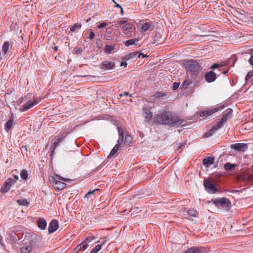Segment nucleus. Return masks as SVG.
Returning a JSON list of instances; mask_svg holds the SVG:
<instances>
[{
	"label": "nucleus",
	"mask_w": 253,
	"mask_h": 253,
	"mask_svg": "<svg viewBox=\"0 0 253 253\" xmlns=\"http://www.w3.org/2000/svg\"><path fill=\"white\" fill-rule=\"evenodd\" d=\"M214 159L212 157H208L204 159L203 161V165L206 167H209L214 163Z\"/></svg>",
	"instance_id": "obj_17"
},
{
	"label": "nucleus",
	"mask_w": 253,
	"mask_h": 253,
	"mask_svg": "<svg viewBox=\"0 0 253 253\" xmlns=\"http://www.w3.org/2000/svg\"><path fill=\"white\" fill-rule=\"evenodd\" d=\"M211 114V111H203L201 114V116H209Z\"/></svg>",
	"instance_id": "obj_39"
},
{
	"label": "nucleus",
	"mask_w": 253,
	"mask_h": 253,
	"mask_svg": "<svg viewBox=\"0 0 253 253\" xmlns=\"http://www.w3.org/2000/svg\"><path fill=\"white\" fill-rule=\"evenodd\" d=\"M115 7H119L120 8H121L122 7V6L120 4H118L117 3H116V5H115Z\"/></svg>",
	"instance_id": "obj_57"
},
{
	"label": "nucleus",
	"mask_w": 253,
	"mask_h": 253,
	"mask_svg": "<svg viewBox=\"0 0 253 253\" xmlns=\"http://www.w3.org/2000/svg\"><path fill=\"white\" fill-rule=\"evenodd\" d=\"M87 32L89 33L88 37L87 38V39H92L94 38V33L93 31L91 30H88Z\"/></svg>",
	"instance_id": "obj_42"
},
{
	"label": "nucleus",
	"mask_w": 253,
	"mask_h": 253,
	"mask_svg": "<svg viewBox=\"0 0 253 253\" xmlns=\"http://www.w3.org/2000/svg\"><path fill=\"white\" fill-rule=\"evenodd\" d=\"M23 97H21V98H19V103H21L22 101H23Z\"/></svg>",
	"instance_id": "obj_59"
},
{
	"label": "nucleus",
	"mask_w": 253,
	"mask_h": 253,
	"mask_svg": "<svg viewBox=\"0 0 253 253\" xmlns=\"http://www.w3.org/2000/svg\"><path fill=\"white\" fill-rule=\"evenodd\" d=\"M5 182L7 185H8L10 187L15 183V181L11 178H8L6 179V180Z\"/></svg>",
	"instance_id": "obj_38"
},
{
	"label": "nucleus",
	"mask_w": 253,
	"mask_h": 253,
	"mask_svg": "<svg viewBox=\"0 0 253 253\" xmlns=\"http://www.w3.org/2000/svg\"><path fill=\"white\" fill-rule=\"evenodd\" d=\"M143 115L147 121L150 120L152 117V114L149 109H146L144 111Z\"/></svg>",
	"instance_id": "obj_24"
},
{
	"label": "nucleus",
	"mask_w": 253,
	"mask_h": 253,
	"mask_svg": "<svg viewBox=\"0 0 253 253\" xmlns=\"http://www.w3.org/2000/svg\"><path fill=\"white\" fill-rule=\"evenodd\" d=\"M127 65V63L126 61L125 62H122L121 63V66H124L125 67H126Z\"/></svg>",
	"instance_id": "obj_54"
},
{
	"label": "nucleus",
	"mask_w": 253,
	"mask_h": 253,
	"mask_svg": "<svg viewBox=\"0 0 253 253\" xmlns=\"http://www.w3.org/2000/svg\"><path fill=\"white\" fill-rule=\"evenodd\" d=\"M66 186V184L61 182L59 180L55 182V183L53 184V187L58 190H62L64 189Z\"/></svg>",
	"instance_id": "obj_16"
},
{
	"label": "nucleus",
	"mask_w": 253,
	"mask_h": 253,
	"mask_svg": "<svg viewBox=\"0 0 253 253\" xmlns=\"http://www.w3.org/2000/svg\"><path fill=\"white\" fill-rule=\"evenodd\" d=\"M49 180L52 185V186H53V184L55 183V182L57 181L58 180L57 179H55V178L54 176H51L49 177Z\"/></svg>",
	"instance_id": "obj_43"
},
{
	"label": "nucleus",
	"mask_w": 253,
	"mask_h": 253,
	"mask_svg": "<svg viewBox=\"0 0 253 253\" xmlns=\"http://www.w3.org/2000/svg\"><path fill=\"white\" fill-rule=\"evenodd\" d=\"M213 201L216 207L225 210H228L231 205L230 201L225 198L216 199Z\"/></svg>",
	"instance_id": "obj_4"
},
{
	"label": "nucleus",
	"mask_w": 253,
	"mask_h": 253,
	"mask_svg": "<svg viewBox=\"0 0 253 253\" xmlns=\"http://www.w3.org/2000/svg\"><path fill=\"white\" fill-rule=\"evenodd\" d=\"M151 22H146L142 24L141 26V29L143 31H146L152 26Z\"/></svg>",
	"instance_id": "obj_22"
},
{
	"label": "nucleus",
	"mask_w": 253,
	"mask_h": 253,
	"mask_svg": "<svg viewBox=\"0 0 253 253\" xmlns=\"http://www.w3.org/2000/svg\"><path fill=\"white\" fill-rule=\"evenodd\" d=\"M154 121L155 123L159 124L177 126L181 124L184 120L170 112L165 111L155 115Z\"/></svg>",
	"instance_id": "obj_1"
},
{
	"label": "nucleus",
	"mask_w": 253,
	"mask_h": 253,
	"mask_svg": "<svg viewBox=\"0 0 253 253\" xmlns=\"http://www.w3.org/2000/svg\"><path fill=\"white\" fill-rule=\"evenodd\" d=\"M119 95H120V97H122V96H124V93H121V94H120Z\"/></svg>",
	"instance_id": "obj_62"
},
{
	"label": "nucleus",
	"mask_w": 253,
	"mask_h": 253,
	"mask_svg": "<svg viewBox=\"0 0 253 253\" xmlns=\"http://www.w3.org/2000/svg\"><path fill=\"white\" fill-rule=\"evenodd\" d=\"M67 134V133H63L60 137L56 138L52 143L50 148L51 155L53 154L54 150L59 145V143L64 140V138L66 136Z\"/></svg>",
	"instance_id": "obj_8"
},
{
	"label": "nucleus",
	"mask_w": 253,
	"mask_h": 253,
	"mask_svg": "<svg viewBox=\"0 0 253 253\" xmlns=\"http://www.w3.org/2000/svg\"><path fill=\"white\" fill-rule=\"evenodd\" d=\"M203 250L201 247H192L187 249L183 253H203Z\"/></svg>",
	"instance_id": "obj_14"
},
{
	"label": "nucleus",
	"mask_w": 253,
	"mask_h": 253,
	"mask_svg": "<svg viewBox=\"0 0 253 253\" xmlns=\"http://www.w3.org/2000/svg\"><path fill=\"white\" fill-rule=\"evenodd\" d=\"M95 238L94 236H90V237H87L86 238H85V239L84 241L86 244H88V243L89 242H91V241L93 240L94 239H95Z\"/></svg>",
	"instance_id": "obj_40"
},
{
	"label": "nucleus",
	"mask_w": 253,
	"mask_h": 253,
	"mask_svg": "<svg viewBox=\"0 0 253 253\" xmlns=\"http://www.w3.org/2000/svg\"><path fill=\"white\" fill-rule=\"evenodd\" d=\"M186 66L188 75H190L192 78L195 79L201 69L199 63L194 60H190L186 63Z\"/></svg>",
	"instance_id": "obj_3"
},
{
	"label": "nucleus",
	"mask_w": 253,
	"mask_h": 253,
	"mask_svg": "<svg viewBox=\"0 0 253 253\" xmlns=\"http://www.w3.org/2000/svg\"><path fill=\"white\" fill-rule=\"evenodd\" d=\"M28 174L27 170H26L25 169H23L21 171L20 173V176L22 178H23L24 180H26L28 178Z\"/></svg>",
	"instance_id": "obj_33"
},
{
	"label": "nucleus",
	"mask_w": 253,
	"mask_h": 253,
	"mask_svg": "<svg viewBox=\"0 0 253 253\" xmlns=\"http://www.w3.org/2000/svg\"><path fill=\"white\" fill-rule=\"evenodd\" d=\"M42 100V98L40 97L39 98H36L34 99V101H28L26 102L24 105H23V108L22 109H20L21 111H25L30 108H32L35 105L38 104L41 100Z\"/></svg>",
	"instance_id": "obj_9"
},
{
	"label": "nucleus",
	"mask_w": 253,
	"mask_h": 253,
	"mask_svg": "<svg viewBox=\"0 0 253 253\" xmlns=\"http://www.w3.org/2000/svg\"><path fill=\"white\" fill-rule=\"evenodd\" d=\"M217 78L216 74L213 71H211L205 74V79L208 83H212Z\"/></svg>",
	"instance_id": "obj_10"
},
{
	"label": "nucleus",
	"mask_w": 253,
	"mask_h": 253,
	"mask_svg": "<svg viewBox=\"0 0 253 253\" xmlns=\"http://www.w3.org/2000/svg\"><path fill=\"white\" fill-rule=\"evenodd\" d=\"M232 112V109H228L227 110L226 113L222 116L221 119L217 123V125L212 127L208 131L206 132L204 134V137H209L211 136L217 130L222 127L223 124L231 117Z\"/></svg>",
	"instance_id": "obj_2"
},
{
	"label": "nucleus",
	"mask_w": 253,
	"mask_h": 253,
	"mask_svg": "<svg viewBox=\"0 0 253 253\" xmlns=\"http://www.w3.org/2000/svg\"><path fill=\"white\" fill-rule=\"evenodd\" d=\"M119 136H124V131L123 129L121 127H117Z\"/></svg>",
	"instance_id": "obj_48"
},
{
	"label": "nucleus",
	"mask_w": 253,
	"mask_h": 253,
	"mask_svg": "<svg viewBox=\"0 0 253 253\" xmlns=\"http://www.w3.org/2000/svg\"><path fill=\"white\" fill-rule=\"evenodd\" d=\"M23 148H24L26 151H27V146L26 145L23 146Z\"/></svg>",
	"instance_id": "obj_60"
},
{
	"label": "nucleus",
	"mask_w": 253,
	"mask_h": 253,
	"mask_svg": "<svg viewBox=\"0 0 253 253\" xmlns=\"http://www.w3.org/2000/svg\"><path fill=\"white\" fill-rule=\"evenodd\" d=\"M119 24L120 25V26H121V25H124L125 24H126V23H128L127 21H126V20H122V21H120L118 22Z\"/></svg>",
	"instance_id": "obj_52"
},
{
	"label": "nucleus",
	"mask_w": 253,
	"mask_h": 253,
	"mask_svg": "<svg viewBox=\"0 0 253 253\" xmlns=\"http://www.w3.org/2000/svg\"><path fill=\"white\" fill-rule=\"evenodd\" d=\"M102 65L108 69H111L115 66V64L113 62L108 61L103 62Z\"/></svg>",
	"instance_id": "obj_23"
},
{
	"label": "nucleus",
	"mask_w": 253,
	"mask_h": 253,
	"mask_svg": "<svg viewBox=\"0 0 253 253\" xmlns=\"http://www.w3.org/2000/svg\"><path fill=\"white\" fill-rule=\"evenodd\" d=\"M193 83V81L189 80H185L182 84V89H186L189 85Z\"/></svg>",
	"instance_id": "obj_29"
},
{
	"label": "nucleus",
	"mask_w": 253,
	"mask_h": 253,
	"mask_svg": "<svg viewBox=\"0 0 253 253\" xmlns=\"http://www.w3.org/2000/svg\"><path fill=\"white\" fill-rule=\"evenodd\" d=\"M179 84H180L179 83H176V82L174 83L173 84V86H172L173 90H176L178 88Z\"/></svg>",
	"instance_id": "obj_47"
},
{
	"label": "nucleus",
	"mask_w": 253,
	"mask_h": 253,
	"mask_svg": "<svg viewBox=\"0 0 253 253\" xmlns=\"http://www.w3.org/2000/svg\"><path fill=\"white\" fill-rule=\"evenodd\" d=\"M59 225L58 222L56 220H52L49 224L48 226V232L51 234L55 232L58 228Z\"/></svg>",
	"instance_id": "obj_12"
},
{
	"label": "nucleus",
	"mask_w": 253,
	"mask_h": 253,
	"mask_svg": "<svg viewBox=\"0 0 253 253\" xmlns=\"http://www.w3.org/2000/svg\"><path fill=\"white\" fill-rule=\"evenodd\" d=\"M120 9H121V14H123V9L122 7H121Z\"/></svg>",
	"instance_id": "obj_61"
},
{
	"label": "nucleus",
	"mask_w": 253,
	"mask_h": 253,
	"mask_svg": "<svg viewBox=\"0 0 253 253\" xmlns=\"http://www.w3.org/2000/svg\"><path fill=\"white\" fill-rule=\"evenodd\" d=\"M106 25H107V24L106 23L102 22L98 25V28L99 29H101V28H103L104 27H105Z\"/></svg>",
	"instance_id": "obj_51"
},
{
	"label": "nucleus",
	"mask_w": 253,
	"mask_h": 253,
	"mask_svg": "<svg viewBox=\"0 0 253 253\" xmlns=\"http://www.w3.org/2000/svg\"><path fill=\"white\" fill-rule=\"evenodd\" d=\"M99 190L98 189H95V190H92V191H89L88 192H87L84 196V198H87L88 197V196L90 195H92V194H93L94 193V192L96 191H98Z\"/></svg>",
	"instance_id": "obj_44"
},
{
	"label": "nucleus",
	"mask_w": 253,
	"mask_h": 253,
	"mask_svg": "<svg viewBox=\"0 0 253 253\" xmlns=\"http://www.w3.org/2000/svg\"><path fill=\"white\" fill-rule=\"evenodd\" d=\"M141 54H142L141 53H139L138 51H135V52L129 53L125 55L124 59L125 60H129V59H130L131 58H138L140 56V55Z\"/></svg>",
	"instance_id": "obj_13"
},
{
	"label": "nucleus",
	"mask_w": 253,
	"mask_h": 253,
	"mask_svg": "<svg viewBox=\"0 0 253 253\" xmlns=\"http://www.w3.org/2000/svg\"><path fill=\"white\" fill-rule=\"evenodd\" d=\"M32 250V248L30 246L29 244L28 245H24L20 249L21 253H29Z\"/></svg>",
	"instance_id": "obj_20"
},
{
	"label": "nucleus",
	"mask_w": 253,
	"mask_h": 253,
	"mask_svg": "<svg viewBox=\"0 0 253 253\" xmlns=\"http://www.w3.org/2000/svg\"><path fill=\"white\" fill-rule=\"evenodd\" d=\"M217 110H218V108H213V109H212V110H211L210 111H211V114H212L213 113L216 112Z\"/></svg>",
	"instance_id": "obj_53"
},
{
	"label": "nucleus",
	"mask_w": 253,
	"mask_h": 253,
	"mask_svg": "<svg viewBox=\"0 0 253 253\" xmlns=\"http://www.w3.org/2000/svg\"><path fill=\"white\" fill-rule=\"evenodd\" d=\"M184 147V145L183 144H180L179 146H178L177 149H181Z\"/></svg>",
	"instance_id": "obj_55"
},
{
	"label": "nucleus",
	"mask_w": 253,
	"mask_h": 253,
	"mask_svg": "<svg viewBox=\"0 0 253 253\" xmlns=\"http://www.w3.org/2000/svg\"><path fill=\"white\" fill-rule=\"evenodd\" d=\"M17 202L20 205L27 206L29 205V202L27 200L25 199H21L17 200Z\"/></svg>",
	"instance_id": "obj_30"
},
{
	"label": "nucleus",
	"mask_w": 253,
	"mask_h": 253,
	"mask_svg": "<svg viewBox=\"0 0 253 253\" xmlns=\"http://www.w3.org/2000/svg\"><path fill=\"white\" fill-rule=\"evenodd\" d=\"M124 96L125 95H129L130 97L131 96V95L130 94H129V93L128 92H125L124 93Z\"/></svg>",
	"instance_id": "obj_56"
},
{
	"label": "nucleus",
	"mask_w": 253,
	"mask_h": 253,
	"mask_svg": "<svg viewBox=\"0 0 253 253\" xmlns=\"http://www.w3.org/2000/svg\"><path fill=\"white\" fill-rule=\"evenodd\" d=\"M102 248L101 245H98L96 246L90 252V253H97L99 252Z\"/></svg>",
	"instance_id": "obj_35"
},
{
	"label": "nucleus",
	"mask_w": 253,
	"mask_h": 253,
	"mask_svg": "<svg viewBox=\"0 0 253 253\" xmlns=\"http://www.w3.org/2000/svg\"><path fill=\"white\" fill-rule=\"evenodd\" d=\"M221 65L220 64H214L213 65H212L211 66V68L212 69H215L216 68H217L218 67H221Z\"/></svg>",
	"instance_id": "obj_50"
},
{
	"label": "nucleus",
	"mask_w": 253,
	"mask_h": 253,
	"mask_svg": "<svg viewBox=\"0 0 253 253\" xmlns=\"http://www.w3.org/2000/svg\"><path fill=\"white\" fill-rule=\"evenodd\" d=\"M38 226L41 229H45L46 227V221L43 218H40L37 222Z\"/></svg>",
	"instance_id": "obj_18"
},
{
	"label": "nucleus",
	"mask_w": 253,
	"mask_h": 253,
	"mask_svg": "<svg viewBox=\"0 0 253 253\" xmlns=\"http://www.w3.org/2000/svg\"><path fill=\"white\" fill-rule=\"evenodd\" d=\"M42 237L41 236H36L33 237L29 243L32 248V250L35 248H39L42 245Z\"/></svg>",
	"instance_id": "obj_5"
},
{
	"label": "nucleus",
	"mask_w": 253,
	"mask_h": 253,
	"mask_svg": "<svg viewBox=\"0 0 253 253\" xmlns=\"http://www.w3.org/2000/svg\"><path fill=\"white\" fill-rule=\"evenodd\" d=\"M82 27V24L80 23H75L70 27V30L72 32L75 31L77 29H80Z\"/></svg>",
	"instance_id": "obj_27"
},
{
	"label": "nucleus",
	"mask_w": 253,
	"mask_h": 253,
	"mask_svg": "<svg viewBox=\"0 0 253 253\" xmlns=\"http://www.w3.org/2000/svg\"><path fill=\"white\" fill-rule=\"evenodd\" d=\"M253 75V71H249L245 78L246 81H248L250 79Z\"/></svg>",
	"instance_id": "obj_45"
},
{
	"label": "nucleus",
	"mask_w": 253,
	"mask_h": 253,
	"mask_svg": "<svg viewBox=\"0 0 253 253\" xmlns=\"http://www.w3.org/2000/svg\"><path fill=\"white\" fill-rule=\"evenodd\" d=\"M88 247V244H86L84 241L82 243L78 245L76 248L74 249V251L77 253L79 251H84Z\"/></svg>",
	"instance_id": "obj_15"
},
{
	"label": "nucleus",
	"mask_w": 253,
	"mask_h": 253,
	"mask_svg": "<svg viewBox=\"0 0 253 253\" xmlns=\"http://www.w3.org/2000/svg\"><path fill=\"white\" fill-rule=\"evenodd\" d=\"M12 125H13V120L11 119L8 120L6 122V125H5V129L8 130V129H10L12 126Z\"/></svg>",
	"instance_id": "obj_34"
},
{
	"label": "nucleus",
	"mask_w": 253,
	"mask_h": 253,
	"mask_svg": "<svg viewBox=\"0 0 253 253\" xmlns=\"http://www.w3.org/2000/svg\"><path fill=\"white\" fill-rule=\"evenodd\" d=\"M135 41H138V40L137 39H135V40H134V39H130V40H129L128 41H126L125 42V44L126 46H128L130 45H136L137 44L135 43Z\"/></svg>",
	"instance_id": "obj_28"
},
{
	"label": "nucleus",
	"mask_w": 253,
	"mask_h": 253,
	"mask_svg": "<svg viewBox=\"0 0 253 253\" xmlns=\"http://www.w3.org/2000/svg\"><path fill=\"white\" fill-rule=\"evenodd\" d=\"M114 46L112 45H107L105 48V52L107 54H110L114 50Z\"/></svg>",
	"instance_id": "obj_32"
},
{
	"label": "nucleus",
	"mask_w": 253,
	"mask_h": 253,
	"mask_svg": "<svg viewBox=\"0 0 253 253\" xmlns=\"http://www.w3.org/2000/svg\"><path fill=\"white\" fill-rule=\"evenodd\" d=\"M123 140H124V136H119V139L118 140V143L117 144H119V145L120 146V145L121 144H122L123 142Z\"/></svg>",
	"instance_id": "obj_49"
},
{
	"label": "nucleus",
	"mask_w": 253,
	"mask_h": 253,
	"mask_svg": "<svg viewBox=\"0 0 253 253\" xmlns=\"http://www.w3.org/2000/svg\"><path fill=\"white\" fill-rule=\"evenodd\" d=\"M154 96H155L156 98H159L161 97L166 96V94L163 92H158L156 93V94L154 95Z\"/></svg>",
	"instance_id": "obj_41"
},
{
	"label": "nucleus",
	"mask_w": 253,
	"mask_h": 253,
	"mask_svg": "<svg viewBox=\"0 0 253 253\" xmlns=\"http://www.w3.org/2000/svg\"><path fill=\"white\" fill-rule=\"evenodd\" d=\"M13 177L16 180H18L19 179V177L17 175H13Z\"/></svg>",
	"instance_id": "obj_58"
},
{
	"label": "nucleus",
	"mask_w": 253,
	"mask_h": 253,
	"mask_svg": "<svg viewBox=\"0 0 253 253\" xmlns=\"http://www.w3.org/2000/svg\"><path fill=\"white\" fill-rule=\"evenodd\" d=\"M132 141V137L129 134H126L125 136V139L124 141V144L126 145L129 144Z\"/></svg>",
	"instance_id": "obj_31"
},
{
	"label": "nucleus",
	"mask_w": 253,
	"mask_h": 253,
	"mask_svg": "<svg viewBox=\"0 0 253 253\" xmlns=\"http://www.w3.org/2000/svg\"><path fill=\"white\" fill-rule=\"evenodd\" d=\"M119 148V144H116L110 152L109 155L108 156V158H110L112 157H113L115 154V153L118 151Z\"/></svg>",
	"instance_id": "obj_25"
},
{
	"label": "nucleus",
	"mask_w": 253,
	"mask_h": 253,
	"mask_svg": "<svg viewBox=\"0 0 253 253\" xmlns=\"http://www.w3.org/2000/svg\"><path fill=\"white\" fill-rule=\"evenodd\" d=\"M228 72V70L225 71L223 72V74H226Z\"/></svg>",
	"instance_id": "obj_64"
},
{
	"label": "nucleus",
	"mask_w": 253,
	"mask_h": 253,
	"mask_svg": "<svg viewBox=\"0 0 253 253\" xmlns=\"http://www.w3.org/2000/svg\"><path fill=\"white\" fill-rule=\"evenodd\" d=\"M252 179V175L248 173L241 174L239 177V180L245 182L248 181Z\"/></svg>",
	"instance_id": "obj_19"
},
{
	"label": "nucleus",
	"mask_w": 253,
	"mask_h": 253,
	"mask_svg": "<svg viewBox=\"0 0 253 253\" xmlns=\"http://www.w3.org/2000/svg\"><path fill=\"white\" fill-rule=\"evenodd\" d=\"M231 148L239 151H244L247 148L245 143H235L231 145Z\"/></svg>",
	"instance_id": "obj_11"
},
{
	"label": "nucleus",
	"mask_w": 253,
	"mask_h": 253,
	"mask_svg": "<svg viewBox=\"0 0 253 253\" xmlns=\"http://www.w3.org/2000/svg\"><path fill=\"white\" fill-rule=\"evenodd\" d=\"M54 49L55 50H57V49H58V47L57 46H54Z\"/></svg>",
	"instance_id": "obj_63"
},
{
	"label": "nucleus",
	"mask_w": 253,
	"mask_h": 253,
	"mask_svg": "<svg viewBox=\"0 0 253 253\" xmlns=\"http://www.w3.org/2000/svg\"><path fill=\"white\" fill-rule=\"evenodd\" d=\"M237 166L236 164H232L230 163H227L224 165V169L227 171H232L235 169Z\"/></svg>",
	"instance_id": "obj_21"
},
{
	"label": "nucleus",
	"mask_w": 253,
	"mask_h": 253,
	"mask_svg": "<svg viewBox=\"0 0 253 253\" xmlns=\"http://www.w3.org/2000/svg\"><path fill=\"white\" fill-rule=\"evenodd\" d=\"M186 213L188 215L196 217L198 216V212L196 211L193 210H189L186 211Z\"/></svg>",
	"instance_id": "obj_26"
},
{
	"label": "nucleus",
	"mask_w": 253,
	"mask_h": 253,
	"mask_svg": "<svg viewBox=\"0 0 253 253\" xmlns=\"http://www.w3.org/2000/svg\"><path fill=\"white\" fill-rule=\"evenodd\" d=\"M132 28V24L130 23H126L124 25H123L122 29L125 31H127L131 29Z\"/></svg>",
	"instance_id": "obj_36"
},
{
	"label": "nucleus",
	"mask_w": 253,
	"mask_h": 253,
	"mask_svg": "<svg viewBox=\"0 0 253 253\" xmlns=\"http://www.w3.org/2000/svg\"><path fill=\"white\" fill-rule=\"evenodd\" d=\"M10 187V186L7 185L5 182L3 186L1 188L0 191L3 193L6 192L9 190Z\"/></svg>",
	"instance_id": "obj_37"
},
{
	"label": "nucleus",
	"mask_w": 253,
	"mask_h": 253,
	"mask_svg": "<svg viewBox=\"0 0 253 253\" xmlns=\"http://www.w3.org/2000/svg\"><path fill=\"white\" fill-rule=\"evenodd\" d=\"M56 177L59 179V180H62V181H69L71 180L70 179H69V178H63L60 176H59L58 175H56Z\"/></svg>",
	"instance_id": "obj_46"
},
{
	"label": "nucleus",
	"mask_w": 253,
	"mask_h": 253,
	"mask_svg": "<svg viewBox=\"0 0 253 253\" xmlns=\"http://www.w3.org/2000/svg\"><path fill=\"white\" fill-rule=\"evenodd\" d=\"M12 47V45L9 42H4L2 46L1 52L0 54V58L6 57L8 55V51L11 49Z\"/></svg>",
	"instance_id": "obj_6"
},
{
	"label": "nucleus",
	"mask_w": 253,
	"mask_h": 253,
	"mask_svg": "<svg viewBox=\"0 0 253 253\" xmlns=\"http://www.w3.org/2000/svg\"><path fill=\"white\" fill-rule=\"evenodd\" d=\"M204 186L206 190L210 193H215L217 189L214 184L212 183L209 179H205L204 181Z\"/></svg>",
	"instance_id": "obj_7"
}]
</instances>
